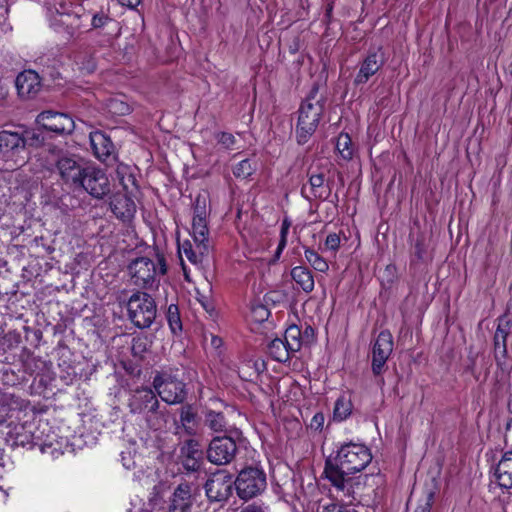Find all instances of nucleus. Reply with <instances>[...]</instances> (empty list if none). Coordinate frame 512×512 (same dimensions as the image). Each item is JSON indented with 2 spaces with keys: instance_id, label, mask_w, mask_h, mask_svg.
I'll return each mask as SVG.
<instances>
[{
  "instance_id": "1",
  "label": "nucleus",
  "mask_w": 512,
  "mask_h": 512,
  "mask_svg": "<svg viewBox=\"0 0 512 512\" xmlns=\"http://www.w3.org/2000/svg\"><path fill=\"white\" fill-rule=\"evenodd\" d=\"M372 460L369 449L358 443L341 446L335 462L327 460L324 474L346 504L352 505L355 481L350 474L363 470Z\"/></svg>"
},
{
  "instance_id": "2",
  "label": "nucleus",
  "mask_w": 512,
  "mask_h": 512,
  "mask_svg": "<svg viewBox=\"0 0 512 512\" xmlns=\"http://www.w3.org/2000/svg\"><path fill=\"white\" fill-rule=\"evenodd\" d=\"M128 272L134 285L153 289L159 285V276L167 272L165 257L158 251L155 252V259L139 257L133 260L128 266Z\"/></svg>"
},
{
  "instance_id": "3",
  "label": "nucleus",
  "mask_w": 512,
  "mask_h": 512,
  "mask_svg": "<svg viewBox=\"0 0 512 512\" xmlns=\"http://www.w3.org/2000/svg\"><path fill=\"white\" fill-rule=\"evenodd\" d=\"M325 99L318 96V88L314 87L299 108L296 126L297 142L305 144L316 131L324 111Z\"/></svg>"
},
{
  "instance_id": "4",
  "label": "nucleus",
  "mask_w": 512,
  "mask_h": 512,
  "mask_svg": "<svg viewBox=\"0 0 512 512\" xmlns=\"http://www.w3.org/2000/svg\"><path fill=\"white\" fill-rule=\"evenodd\" d=\"M129 319L138 328H148L156 318V304L147 293L138 291L132 294L127 303Z\"/></svg>"
},
{
  "instance_id": "5",
  "label": "nucleus",
  "mask_w": 512,
  "mask_h": 512,
  "mask_svg": "<svg viewBox=\"0 0 512 512\" xmlns=\"http://www.w3.org/2000/svg\"><path fill=\"white\" fill-rule=\"evenodd\" d=\"M234 485L238 496L249 500L265 490L266 474L258 467H246L239 472Z\"/></svg>"
},
{
  "instance_id": "6",
  "label": "nucleus",
  "mask_w": 512,
  "mask_h": 512,
  "mask_svg": "<svg viewBox=\"0 0 512 512\" xmlns=\"http://www.w3.org/2000/svg\"><path fill=\"white\" fill-rule=\"evenodd\" d=\"M130 407L133 413L147 411L151 415L147 416V421L151 428L158 430L163 425L157 413L159 402L154 392L149 388L137 389L130 400Z\"/></svg>"
},
{
  "instance_id": "7",
  "label": "nucleus",
  "mask_w": 512,
  "mask_h": 512,
  "mask_svg": "<svg viewBox=\"0 0 512 512\" xmlns=\"http://www.w3.org/2000/svg\"><path fill=\"white\" fill-rule=\"evenodd\" d=\"M153 387L160 398L168 404L181 403L186 396L184 383L168 374L155 376Z\"/></svg>"
},
{
  "instance_id": "8",
  "label": "nucleus",
  "mask_w": 512,
  "mask_h": 512,
  "mask_svg": "<svg viewBox=\"0 0 512 512\" xmlns=\"http://www.w3.org/2000/svg\"><path fill=\"white\" fill-rule=\"evenodd\" d=\"M84 189L94 198H103L110 192V182L105 172L95 166H88L77 189Z\"/></svg>"
},
{
  "instance_id": "9",
  "label": "nucleus",
  "mask_w": 512,
  "mask_h": 512,
  "mask_svg": "<svg viewBox=\"0 0 512 512\" xmlns=\"http://www.w3.org/2000/svg\"><path fill=\"white\" fill-rule=\"evenodd\" d=\"M56 166L65 184L77 189L89 165L82 163L75 155H63L57 160Z\"/></svg>"
},
{
  "instance_id": "10",
  "label": "nucleus",
  "mask_w": 512,
  "mask_h": 512,
  "mask_svg": "<svg viewBox=\"0 0 512 512\" xmlns=\"http://www.w3.org/2000/svg\"><path fill=\"white\" fill-rule=\"evenodd\" d=\"M386 58L382 47L370 49L359 63V70L354 78L356 86L366 84L385 64Z\"/></svg>"
},
{
  "instance_id": "11",
  "label": "nucleus",
  "mask_w": 512,
  "mask_h": 512,
  "mask_svg": "<svg viewBox=\"0 0 512 512\" xmlns=\"http://www.w3.org/2000/svg\"><path fill=\"white\" fill-rule=\"evenodd\" d=\"M233 484V478L227 471L218 470L205 483L206 495L211 501H224L231 495Z\"/></svg>"
},
{
  "instance_id": "12",
  "label": "nucleus",
  "mask_w": 512,
  "mask_h": 512,
  "mask_svg": "<svg viewBox=\"0 0 512 512\" xmlns=\"http://www.w3.org/2000/svg\"><path fill=\"white\" fill-rule=\"evenodd\" d=\"M237 451L235 441L230 437H215L207 449V459L216 465L230 463Z\"/></svg>"
},
{
  "instance_id": "13",
  "label": "nucleus",
  "mask_w": 512,
  "mask_h": 512,
  "mask_svg": "<svg viewBox=\"0 0 512 512\" xmlns=\"http://www.w3.org/2000/svg\"><path fill=\"white\" fill-rule=\"evenodd\" d=\"M179 461L187 472H197L204 464L203 447L196 439L186 440L180 447Z\"/></svg>"
},
{
  "instance_id": "14",
  "label": "nucleus",
  "mask_w": 512,
  "mask_h": 512,
  "mask_svg": "<svg viewBox=\"0 0 512 512\" xmlns=\"http://www.w3.org/2000/svg\"><path fill=\"white\" fill-rule=\"evenodd\" d=\"M36 121L44 129L58 134H70L75 128L73 119L65 113L43 111Z\"/></svg>"
},
{
  "instance_id": "15",
  "label": "nucleus",
  "mask_w": 512,
  "mask_h": 512,
  "mask_svg": "<svg viewBox=\"0 0 512 512\" xmlns=\"http://www.w3.org/2000/svg\"><path fill=\"white\" fill-rule=\"evenodd\" d=\"M27 138L19 132L3 130L0 132V159L4 161L14 160L27 145Z\"/></svg>"
},
{
  "instance_id": "16",
  "label": "nucleus",
  "mask_w": 512,
  "mask_h": 512,
  "mask_svg": "<svg viewBox=\"0 0 512 512\" xmlns=\"http://www.w3.org/2000/svg\"><path fill=\"white\" fill-rule=\"evenodd\" d=\"M91 148L97 159L108 162L115 158V147L110 137L102 131H93L89 135Z\"/></svg>"
},
{
  "instance_id": "17",
  "label": "nucleus",
  "mask_w": 512,
  "mask_h": 512,
  "mask_svg": "<svg viewBox=\"0 0 512 512\" xmlns=\"http://www.w3.org/2000/svg\"><path fill=\"white\" fill-rule=\"evenodd\" d=\"M18 94L23 98L35 96L41 88L39 75L33 70H25L18 74L15 80Z\"/></svg>"
},
{
  "instance_id": "18",
  "label": "nucleus",
  "mask_w": 512,
  "mask_h": 512,
  "mask_svg": "<svg viewBox=\"0 0 512 512\" xmlns=\"http://www.w3.org/2000/svg\"><path fill=\"white\" fill-rule=\"evenodd\" d=\"M128 193L129 192L115 193L112 195L109 202L112 213L122 220L132 218L136 212V205L128 196Z\"/></svg>"
},
{
  "instance_id": "19",
  "label": "nucleus",
  "mask_w": 512,
  "mask_h": 512,
  "mask_svg": "<svg viewBox=\"0 0 512 512\" xmlns=\"http://www.w3.org/2000/svg\"><path fill=\"white\" fill-rule=\"evenodd\" d=\"M191 492L190 484H179L170 498L168 512H190L193 502Z\"/></svg>"
},
{
  "instance_id": "20",
  "label": "nucleus",
  "mask_w": 512,
  "mask_h": 512,
  "mask_svg": "<svg viewBox=\"0 0 512 512\" xmlns=\"http://www.w3.org/2000/svg\"><path fill=\"white\" fill-rule=\"evenodd\" d=\"M495 476L502 488H512V451L504 453L495 469Z\"/></svg>"
},
{
  "instance_id": "21",
  "label": "nucleus",
  "mask_w": 512,
  "mask_h": 512,
  "mask_svg": "<svg viewBox=\"0 0 512 512\" xmlns=\"http://www.w3.org/2000/svg\"><path fill=\"white\" fill-rule=\"evenodd\" d=\"M309 185L313 197L318 199H327L331 193V188L325 185V174L323 172H311L309 175Z\"/></svg>"
},
{
  "instance_id": "22",
  "label": "nucleus",
  "mask_w": 512,
  "mask_h": 512,
  "mask_svg": "<svg viewBox=\"0 0 512 512\" xmlns=\"http://www.w3.org/2000/svg\"><path fill=\"white\" fill-rule=\"evenodd\" d=\"M195 247L191 244L190 241H184L181 247L179 248L180 252L185 255V257L193 264H198L202 262L203 256L207 255L209 252V245H204L200 243H194Z\"/></svg>"
},
{
  "instance_id": "23",
  "label": "nucleus",
  "mask_w": 512,
  "mask_h": 512,
  "mask_svg": "<svg viewBox=\"0 0 512 512\" xmlns=\"http://www.w3.org/2000/svg\"><path fill=\"white\" fill-rule=\"evenodd\" d=\"M32 425L21 424L14 427L13 435L15 444L20 446H28L35 444V440H42L41 435H36L31 430Z\"/></svg>"
},
{
  "instance_id": "24",
  "label": "nucleus",
  "mask_w": 512,
  "mask_h": 512,
  "mask_svg": "<svg viewBox=\"0 0 512 512\" xmlns=\"http://www.w3.org/2000/svg\"><path fill=\"white\" fill-rule=\"evenodd\" d=\"M292 279L302 288L306 293L314 289V278L311 271L303 266H296L291 270Z\"/></svg>"
},
{
  "instance_id": "25",
  "label": "nucleus",
  "mask_w": 512,
  "mask_h": 512,
  "mask_svg": "<svg viewBox=\"0 0 512 512\" xmlns=\"http://www.w3.org/2000/svg\"><path fill=\"white\" fill-rule=\"evenodd\" d=\"M284 341L286 344V352H299L300 349L304 348L302 332L296 325L290 326L286 329Z\"/></svg>"
},
{
  "instance_id": "26",
  "label": "nucleus",
  "mask_w": 512,
  "mask_h": 512,
  "mask_svg": "<svg viewBox=\"0 0 512 512\" xmlns=\"http://www.w3.org/2000/svg\"><path fill=\"white\" fill-rule=\"evenodd\" d=\"M192 237L194 243L204 245L208 244L209 229L207 226V219L193 218L192 220Z\"/></svg>"
},
{
  "instance_id": "27",
  "label": "nucleus",
  "mask_w": 512,
  "mask_h": 512,
  "mask_svg": "<svg viewBox=\"0 0 512 512\" xmlns=\"http://www.w3.org/2000/svg\"><path fill=\"white\" fill-rule=\"evenodd\" d=\"M116 176L125 192H132V189L136 188V179L128 166L122 164L118 165Z\"/></svg>"
},
{
  "instance_id": "28",
  "label": "nucleus",
  "mask_w": 512,
  "mask_h": 512,
  "mask_svg": "<svg viewBox=\"0 0 512 512\" xmlns=\"http://www.w3.org/2000/svg\"><path fill=\"white\" fill-rule=\"evenodd\" d=\"M351 412L352 403L350 399L341 396L335 402L333 409V420L336 422H342L350 416Z\"/></svg>"
},
{
  "instance_id": "29",
  "label": "nucleus",
  "mask_w": 512,
  "mask_h": 512,
  "mask_svg": "<svg viewBox=\"0 0 512 512\" xmlns=\"http://www.w3.org/2000/svg\"><path fill=\"white\" fill-rule=\"evenodd\" d=\"M205 424L214 432H225L227 421L221 412L208 411L205 416Z\"/></svg>"
},
{
  "instance_id": "30",
  "label": "nucleus",
  "mask_w": 512,
  "mask_h": 512,
  "mask_svg": "<svg viewBox=\"0 0 512 512\" xmlns=\"http://www.w3.org/2000/svg\"><path fill=\"white\" fill-rule=\"evenodd\" d=\"M308 263L316 270L325 273L329 269L328 262L315 250L306 248L304 252Z\"/></svg>"
},
{
  "instance_id": "31",
  "label": "nucleus",
  "mask_w": 512,
  "mask_h": 512,
  "mask_svg": "<svg viewBox=\"0 0 512 512\" xmlns=\"http://www.w3.org/2000/svg\"><path fill=\"white\" fill-rule=\"evenodd\" d=\"M393 337L389 331H381L374 343L372 352H392Z\"/></svg>"
},
{
  "instance_id": "32",
  "label": "nucleus",
  "mask_w": 512,
  "mask_h": 512,
  "mask_svg": "<svg viewBox=\"0 0 512 512\" xmlns=\"http://www.w3.org/2000/svg\"><path fill=\"white\" fill-rule=\"evenodd\" d=\"M336 148L344 159H351L353 149L351 147V138L348 134H340L337 139Z\"/></svg>"
},
{
  "instance_id": "33",
  "label": "nucleus",
  "mask_w": 512,
  "mask_h": 512,
  "mask_svg": "<svg viewBox=\"0 0 512 512\" xmlns=\"http://www.w3.org/2000/svg\"><path fill=\"white\" fill-rule=\"evenodd\" d=\"M167 320L173 333L181 331L182 323L177 305L171 304L167 311Z\"/></svg>"
},
{
  "instance_id": "34",
  "label": "nucleus",
  "mask_w": 512,
  "mask_h": 512,
  "mask_svg": "<svg viewBox=\"0 0 512 512\" xmlns=\"http://www.w3.org/2000/svg\"><path fill=\"white\" fill-rule=\"evenodd\" d=\"M207 198L205 195H198L194 201V216L193 218L207 219Z\"/></svg>"
},
{
  "instance_id": "35",
  "label": "nucleus",
  "mask_w": 512,
  "mask_h": 512,
  "mask_svg": "<svg viewBox=\"0 0 512 512\" xmlns=\"http://www.w3.org/2000/svg\"><path fill=\"white\" fill-rule=\"evenodd\" d=\"M180 421L188 433L193 432L192 425L195 421V413L190 406L181 408Z\"/></svg>"
},
{
  "instance_id": "36",
  "label": "nucleus",
  "mask_w": 512,
  "mask_h": 512,
  "mask_svg": "<svg viewBox=\"0 0 512 512\" xmlns=\"http://www.w3.org/2000/svg\"><path fill=\"white\" fill-rule=\"evenodd\" d=\"M512 328V314L505 313L498 319V336L508 337L510 335Z\"/></svg>"
},
{
  "instance_id": "37",
  "label": "nucleus",
  "mask_w": 512,
  "mask_h": 512,
  "mask_svg": "<svg viewBox=\"0 0 512 512\" xmlns=\"http://www.w3.org/2000/svg\"><path fill=\"white\" fill-rule=\"evenodd\" d=\"M253 170L250 160L244 159L234 167L233 174L237 178L245 179L252 174Z\"/></svg>"
},
{
  "instance_id": "38",
  "label": "nucleus",
  "mask_w": 512,
  "mask_h": 512,
  "mask_svg": "<svg viewBox=\"0 0 512 512\" xmlns=\"http://www.w3.org/2000/svg\"><path fill=\"white\" fill-rule=\"evenodd\" d=\"M270 360L287 364L291 361V354H269V359L267 361L263 360L261 365L256 364L257 371L260 372L266 370V365Z\"/></svg>"
},
{
  "instance_id": "39",
  "label": "nucleus",
  "mask_w": 512,
  "mask_h": 512,
  "mask_svg": "<svg viewBox=\"0 0 512 512\" xmlns=\"http://www.w3.org/2000/svg\"><path fill=\"white\" fill-rule=\"evenodd\" d=\"M388 357L385 354H373L372 370L375 375H380L385 367Z\"/></svg>"
},
{
  "instance_id": "40",
  "label": "nucleus",
  "mask_w": 512,
  "mask_h": 512,
  "mask_svg": "<svg viewBox=\"0 0 512 512\" xmlns=\"http://www.w3.org/2000/svg\"><path fill=\"white\" fill-rule=\"evenodd\" d=\"M216 139L226 149H232L236 144V138L228 132H220L216 135Z\"/></svg>"
},
{
  "instance_id": "41",
  "label": "nucleus",
  "mask_w": 512,
  "mask_h": 512,
  "mask_svg": "<svg viewBox=\"0 0 512 512\" xmlns=\"http://www.w3.org/2000/svg\"><path fill=\"white\" fill-rule=\"evenodd\" d=\"M341 239L339 234L330 233L325 240V248L331 251H337L340 247Z\"/></svg>"
},
{
  "instance_id": "42",
  "label": "nucleus",
  "mask_w": 512,
  "mask_h": 512,
  "mask_svg": "<svg viewBox=\"0 0 512 512\" xmlns=\"http://www.w3.org/2000/svg\"><path fill=\"white\" fill-rule=\"evenodd\" d=\"M426 245L424 243V239L422 237H419L416 239L414 244V251L413 254L418 260H424L426 256Z\"/></svg>"
},
{
  "instance_id": "43",
  "label": "nucleus",
  "mask_w": 512,
  "mask_h": 512,
  "mask_svg": "<svg viewBox=\"0 0 512 512\" xmlns=\"http://www.w3.org/2000/svg\"><path fill=\"white\" fill-rule=\"evenodd\" d=\"M324 422H325V416L323 413L321 412H318L316 413L311 421H310V424H309V427L312 429V430H315V431H320L322 428H323V425H324Z\"/></svg>"
},
{
  "instance_id": "44",
  "label": "nucleus",
  "mask_w": 512,
  "mask_h": 512,
  "mask_svg": "<svg viewBox=\"0 0 512 512\" xmlns=\"http://www.w3.org/2000/svg\"><path fill=\"white\" fill-rule=\"evenodd\" d=\"M288 233H289V230L284 228V227H281L280 229V240H279V243H278V247L276 249V252H275V256L277 258H279L280 254L282 253V251L284 250V248L286 247L287 245V236H288Z\"/></svg>"
},
{
  "instance_id": "45",
  "label": "nucleus",
  "mask_w": 512,
  "mask_h": 512,
  "mask_svg": "<svg viewBox=\"0 0 512 512\" xmlns=\"http://www.w3.org/2000/svg\"><path fill=\"white\" fill-rule=\"evenodd\" d=\"M313 340H314V330L312 327L308 326L305 328L304 332L302 333V341L304 343V349H310Z\"/></svg>"
},
{
  "instance_id": "46",
  "label": "nucleus",
  "mask_w": 512,
  "mask_h": 512,
  "mask_svg": "<svg viewBox=\"0 0 512 512\" xmlns=\"http://www.w3.org/2000/svg\"><path fill=\"white\" fill-rule=\"evenodd\" d=\"M507 337H501L498 336V330H496L494 335V347L495 352H507V344H506Z\"/></svg>"
},
{
  "instance_id": "47",
  "label": "nucleus",
  "mask_w": 512,
  "mask_h": 512,
  "mask_svg": "<svg viewBox=\"0 0 512 512\" xmlns=\"http://www.w3.org/2000/svg\"><path fill=\"white\" fill-rule=\"evenodd\" d=\"M110 109L115 113L126 114L129 111V106L123 102L112 100L110 102Z\"/></svg>"
},
{
  "instance_id": "48",
  "label": "nucleus",
  "mask_w": 512,
  "mask_h": 512,
  "mask_svg": "<svg viewBox=\"0 0 512 512\" xmlns=\"http://www.w3.org/2000/svg\"><path fill=\"white\" fill-rule=\"evenodd\" d=\"M321 512H353L351 509H348L346 506L339 504H329L327 506H323Z\"/></svg>"
},
{
  "instance_id": "49",
  "label": "nucleus",
  "mask_w": 512,
  "mask_h": 512,
  "mask_svg": "<svg viewBox=\"0 0 512 512\" xmlns=\"http://www.w3.org/2000/svg\"><path fill=\"white\" fill-rule=\"evenodd\" d=\"M21 135L27 138V144L29 145L38 144L41 141L39 135L34 131L26 130L24 133H21Z\"/></svg>"
},
{
  "instance_id": "50",
  "label": "nucleus",
  "mask_w": 512,
  "mask_h": 512,
  "mask_svg": "<svg viewBox=\"0 0 512 512\" xmlns=\"http://www.w3.org/2000/svg\"><path fill=\"white\" fill-rule=\"evenodd\" d=\"M106 20L107 18L104 15L95 14L92 17L91 24L94 28H100L105 24Z\"/></svg>"
},
{
  "instance_id": "51",
  "label": "nucleus",
  "mask_w": 512,
  "mask_h": 512,
  "mask_svg": "<svg viewBox=\"0 0 512 512\" xmlns=\"http://www.w3.org/2000/svg\"><path fill=\"white\" fill-rule=\"evenodd\" d=\"M223 346L222 338L210 334V348L214 350H218Z\"/></svg>"
},
{
  "instance_id": "52",
  "label": "nucleus",
  "mask_w": 512,
  "mask_h": 512,
  "mask_svg": "<svg viewBox=\"0 0 512 512\" xmlns=\"http://www.w3.org/2000/svg\"><path fill=\"white\" fill-rule=\"evenodd\" d=\"M118 3L122 6H125L129 9H136L137 6L141 3V0H117Z\"/></svg>"
},
{
  "instance_id": "53",
  "label": "nucleus",
  "mask_w": 512,
  "mask_h": 512,
  "mask_svg": "<svg viewBox=\"0 0 512 512\" xmlns=\"http://www.w3.org/2000/svg\"><path fill=\"white\" fill-rule=\"evenodd\" d=\"M269 348L272 350H280L281 348L286 349V344L284 340L276 338L270 342Z\"/></svg>"
},
{
  "instance_id": "54",
  "label": "nucleus",
  "mask_w": 512,
  "mask_h": 512,
  "mask_svg": "<svg viewBox=\"0 0 512 512\" xmlns=\"http://www.w3.org/2000/svg\"><path fill=\"white\" fill-rule=\"evenodd\" d=\"M241 512H264V510L261 507L249 505L246 508H244Z\"/></svg>"
},
{
  "instance_id": "55",
  "label": "nucleus",
  "mask_w": 512,
  "mask_h": 512,
  "mask_svg": "<svg viewBox=\"0 0 512 512\" xmlns=\"http://www.w3.org/2000/svg\"><path fill=\"white\" fill-rule=\"evenodd\" d=\"M6 339H8V340H14L16 343H18V342H19V336H18V335H16V334H13V333H8L7 335H5V336L3 337V340H6Z\"/></svg>"
},
{
  "instance_id": "56",
  "label": "nucleus",
  "mask_w": 512,
  "mask_h": 512,
  "mask_svg": "<svg viewBox=\"0 0 512 512\" xmlns=\"http://www.w3.org/2000/svg\"><path fill=\"white\" fill-rule=\"evenodd\" d=\"M290 226H291V222H290L287 218H285V219L282 221L281 227H284V228H286V229H288V230H289V229H290Z\"/></svg>"
},
{
  "instance_id": "57",
  "label": "nucleus",
  "mask_w": 512,
  "mask_h": 512,
  "mask_svg": "<svg viewBox=\"0 0 512 512\" xmlns=\"http://www.w3.org/2000/svg\"><path fill=\"white\" fill-rule=\"evenodd\" d=\"M7 348H8V349H14V348H16V347H15V346H13L12 344H10Z\"/></svg>"
},
{
  "instance_id": "58",
  "label": "nucleus",
  "mask_w": 512,
  "mask_h": 512,
  "mask_svg": "<svg viewBox=\"0 0 512 512\" xmlns=\"http://www.w3.org/2000/svg\"><path fill=\"white\" fill-rule=\"evenodd\" d=\"M132 352H136V345H133Z\"/></svg>"
}]
</instances>
